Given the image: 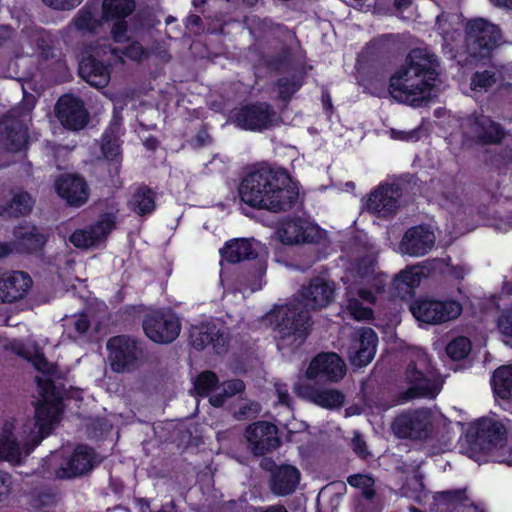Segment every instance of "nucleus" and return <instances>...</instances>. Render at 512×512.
Returning <instances> with one entry per match:
<instances>
[{
  "instance_id": "1",
  "label": "nucleus",
  "mask_w": 512,
  "mask_h": 512,
  "mask_svg": "<svg viewBox=\"0 0 512 512\" xmlns=\"http://www.w3.org/2000/svg\"><path fill=\"white\" fill-rule=\"evenodd\" d=\"M15 352L30 361L39 370L40 375L36 376L41 399L35 407V416L32 421L24 425L25 455L37 446L42 439L49 435L53 426L60 421L62 411L63 391L60 385L55 384L56 379L61 378L58 367L49 363L43 355L35 354L24 346H18Z\"/></svg>"
},
{
  "instance_id": "2",
  "label": "nucleus",
  "mask_w": 512,
  "mask_h": 512,
  "mask_svg": "<svg viewBox=\"0 0 512 512\" xmlns=\"http://www.w3.org/2000/svg\"><path fill=\"white\" fill-rule=\"evenodd\" d=\"M301 295L305 303L290 302L279 312L275 328L279 350L295 351L304 343L311 327L306 307L318 309L329 305L334 299L335 286L322 277H315L307 286H303Z\"/></svg>"
},
{
  "instance_id": "3",
  "label": "nucleus",
  "mask_w": 512,
  "mask_h": 512,
  "mask_svg": "<svg viewBox=\"0 0 512 512\" xmlns=\"http://www.w3.org/2000/svg\"><path fill=\"white\" fill-rule=\"evenodd\" d=\"M239 195L247 205L275 213L291 209L298 199L297 188L289 174L269 166L250 172L239 186Z\"/></svg>"
},
{
  "instance_id": "4",
  "label": "nucleus",
  "mask_w": 512,
  "mask_h": 512,
  "mask_svg": "<svg viewBox=\"0 0 512 512\" xmlns=\"http://www.w3.org/2000/svg\"><path fill=\"white\" fill-rule=\"evenodd\" d=\"M439 61L426 49H413L390 79V94L398 102L419 106L438 76Z\"/></svg>"
},
{
  "instance_id": "5",
  "label": "nucleus",
  "mask_w": 512,
  "mask_h": 512,
  "mask_svg": "<svg viewBox=\"0 0 512 512\" xmlns=\"http://www.w3.org/2000/svg\"><path fill=\"white\" fill-rule=\"evenodd\" d=\"M108 360L112 371L130 373L138 369L144 360L141 342L127 335L110 338L106 344Z\"/></svg>"
},
{
  "instance_id": "6",
  "label": "nucleus",
  "mask_w": 512,
  "mask_h": 512,
  "mask_svg": "<svg viewBox=\"0 0 512 512\" xmlns=\"http://www.w3.org/2000/svg\"><path fill=\"white\" fill-rule=\"evenodd\" d=\"M502 42L499 27L486 19L476 18L466 24V48L471 57H489Z\"/></svg>"
},
{
  "instance_id": "7",
  "label": "nucleus",
  "mask_w": 512,
  "mask_h": 512,
  "mask_svg": "<svg viewBox=\"0 0 512 512\" xmlns=\"http://www.w3.org/2000/svg\"><path fill=\"white\" fill-rule=\"evenodd\" d=\"M507 431L502 422L492 418L478 420L468 431L471 453H489L506 443Z\"/></svg>"
},
{
  "instance_id": "8",
  "label": "nucleus",
  "mask_w": 512,
  "mask_h": 512,
  "mask_svg": "<svg viewBox=\"0 0 512 512\" xmlns=\"http://www.w3.org/2000/svg\"><path fill=\"white\" fill-rule=\"evenodd\" d=\"M425 364V357L420 356L419 361H411L405 371V381L408 389L399 395L402 401H409L415 398H435L442 389V380L430 376L424 372L422 366Z\"/></svg>"
},
{
  "instance_id": "9",
  "label": "nucleus",
  "mask_w": 512,
  "mask_h": 512,
  "mask_svg": "<svg viewBox=\"0 0 512 512\" xmlns=\"http://www.w3.org/2000/svg\"><path fill=\"white\" fill-rule=\"evenodd\" d=\"M232 118L238 127L251 131H263L280 122L277 112L265 102L246 105L236 110Z\"/></svg>"
},
{
  "instance_id": "10",
  "label": "nucleus",
  "mask_w": 512,
  "mask_h": 512,
  "mask_svg": "<svg viewBox=\"0 0 512 512\" xmlns=\"http://www.w3.org/2000/svg\"><path fill=\"white\" fill-rule=\"evenodd\" d=\"M143 329L147 337L155 343L169 344L179 336L181 324L171 311L158 310L146 315Z\"/></svg>"
},
{
  "instance_id": "11",
  "label": "nucleus",
  "mask_w": 512,
  "mask_h": 512,
  "mask_svg": "<svg viewBox=\"0 0 512 512\" xmlns=\"http://www.w3.org/2000/svg\"><path fill=\"white\" fill-rule=\"evenodd\" d=\"M410 311L418 321L439 324L456 319L462 312V306L456 301L423 299L412 302Z\"/></svg>"
},
{
  "instance_id": "12",
  "label": "nucleus",
  "mask_w": 512,
  "mask_h": 512,
  "mask_svg": "<svg viewBox=\"0 0 512 512\" xmlns=\"http://www.w3.org/2000/svg\"><path fill=\"white\" fill-rule=\"evenodd\" d=\"M102 462V458L88 445H78L71 456L55 470L58 479L85 476Z\"/></svg>"
},
{
  "instance_id": "13",
  "label": "nucleus",
  "mask_w": 512,
  "mask_h": 512,
  "mask_svg": "<svg viewBox=\"0 0 512 512\" xmlns=\"http://www.w3.org/2000/svg\"><path fill=\"white\" fill-rule=\"evenodd\" d=\"M249 451L254 456H262L280 446L277 427L267 421H257L248 425L244 431Z\"/></svg>"
},
{
  "instance_id": "14",
  "label": "nucleus",
  "mask_w": 512,
  "mask_h": 512,
  "mask_svg": "<svg viewBox=\"0 0 512 512\" xmlns=\"http://www.w3.org/2000/svg\"><path fill=\"white\" fill-rule=\"evenodd\" d=\"M465 134L482 145L500 144L506 133L501 125L484 114H472L463 123Z\"/></svg>"
},
{
  "instance_id": "15",
  "label": "nucleus",
  "mask_w": 512,
  "mask_h": 512,
  "mask_svg": "<svg viewBox=\"0 0 512 512\" xmlns=\"http://www.w3.org/2000/svg\"><path fill=\"white\" fill-rule=\"evenodd\" d=\"M346 365L342 358L334 353H320L312 359L306 370V376L310 380H328L336 382L343 378Z\"/></svg>"
},
{
  "instance_id": "16",
  "label": "nucleus",
  "mask_w": 512,
  "mask_h": 512,
  "mask_svg": "<svg viewBox=\"0 0 512 512\" xmlns=\"http://www.w3.org/2000/svg\"><path fill=\"white\" fill-rule=\"evenodd\" d=\"M429 426V411L419 409L396 417L392 424V430L400 438L422 439L428 435Z\"/></svg>"
},
{
  "instance_id": "17",
  "label": "nucleus",
  "mask_w": 512,
  "mask_h": 512,
  "mask_svg": "<svg viewBox=\"0 0 512 512\" xmlns=\"http://www.w3.org/2000/svg\"><path fill=\"white\" fill-rule=\"evenodd\" d=\"M377 335L371 328H362L355 332L347 348V357L356 367L368 365L376 353Z\"/></svg>"
},
{
  "instance_id": "18",
  "label": "nucleus",
  "mask_w": 512,
  "mask_h": 512,
  "mask_svg": "<svg viewBox=\"0 0 512 512\" xmlns=\"http://www.w3.org/2000/svg\"><path fill=\"white\" fill-rule=\"evenodd\" d=\"M56 117L70 130H80L88 123V112L83 101L72 95L60 97L55 106Z\"/></svg>"
},
{
  "instance_id": "19",
  "label": "nucleus",
  "mask_w": 512,
  "mask_h": 512,
  "mask_svg": "<svg viewBox=\"0 0 512 512\" xmlns=\"http://www.w3.org/2000/svg\"><path fill=\"white\" fill-rule=\"evenodd\" d=\"M189 339L195 349L203 350L210 345L218 355L227 351L229 342L226 330L214 324L193 326L189 331Z\"/></svg>"
},
{
  "instance_id": "20",
  "label": "nucleus",
  "mask_w": 512,
  "mask_h": 512,
  "mask_svg": "<svg viewBox=\"0 0 512 512\" xmlns=\"http://www.w3.org/2000/svg\"><path fill=\"white\" fill-rule=\"evenodd\" d=\"M401 195L398 185H380L370 193L366 203L367 210L377 217L391 216L399 208Z\"/></svg>"
},
{
  "instance_id": "21",
  "label": "nucleus",
  "mask_w": 512,
  "mask_h": 512,
  "mask_svg": "<svg viewBox=\"0 0 512 512\" xmlns=\"http://www.w3.org/2000/svg\"><path fill=\"white\" fill-rule=\"evenodd\" d=\"M28 139L27 127L23 119L9 113L0 119V150L20 151Z\"/></svg>"
},
{
  "instance_id": "22",
  "label": "nucleus",
  "mask_w": 512,
  "mask_h": 512,
  "mask_svg": "<svg viewBox=\"0 0 512 512\" xmlns=\"http://www.w3.org/2000/svg\"><path fill=\"white\" fill-rule=\"evenodd\" d=\"M284 244L313 243L319 238V229L303 218H291L284 221L277 230Z\"/></svg>"
},
{
  "instance_id": "23",
  "label": "nucleus",
  "mask_w": 512,
  "mask_h": 512,
  "mask_svg": "<svg viewBox=\"0 0 512 512\" xmlns=\"http://www.w3.org/2000/svg\"><path fill=\"white\" fill-rule=\"evenodd\" d=\"M115 226L112 215H104L97 223L76 230L69 238L77 248L89 249L104 242Z\"/></svg>"
},
{
  "instance_id": "24",
  "label": "nucleus",
  "mask_w": 512,
  "mask_h": 512,
  "mask_svg": "<svg viewBox=\"0 0 512 512\" xmlns=\"http://www.w3.org/2000/svg\"><path fill=\"white\" fill-rule=\"evenodd\" d=\"M435 244L434 232L427 226L419 225L409 228L399 245L402 253L410 256H423Z\"/></svg>"
},
{
  "instance_id": "25",
  "label": "nucleus",
  "mask_w": 512,
  "mask_h": 512,
  "mask_svg": "<svg viewBox=\"0 0 512 512\" xmlns=\"http://www.w3.org/2000/svg\"><path fill=\"white\" fill-rule=\"evenodd\" d=\"M294 392L297 396L325 409H339L345 401L344 394L337 389H322L310 384H296Z\"/></svg>"
},
{
  "instance_id": "26",
  "label": "nucleus",
  "mask_w": 512,
  "mask_h": 512,
  "mask_svg": "<svg viewBox=\"0 0 512 512\" xmlns=\"http://www.w3.org/2000/svg\"><path fill=\"white\" fill-rule=\"evenodd\" d=\"M347 482L359 489L360 495L356 498L357 512H379L380 500L374 489V479L367 475L356 474L348 477Z\"/></svg>"
},
{
  "instance_id": "27",
  "label": "nucleus",
  "mask_w": 512,
  "mask_h": 512,
  "mask_svg": "<svg viewBox=\"0 0 512 512\" xmlns=\"http://www.w3.org/2000/svg\"><path fill=\"white\" fill-rule=\"evenodd\" d=\"M56 190L60 197L73 206H81L88 199L87 183L78 175H62L56 181Z\"/></svg>"
},
{
  "instance_id": "28",
  "label": "nucleus",
  "mask_w": 512,
  "mask_h": 512,
  "mask_svg": "<svg viewBox=\"0 0 512 512\" xmlns=\"http://www.w3.org/2000/svg\"><path fill=\"white\" fill-rule=\"evenodd\" d=\"M32 284L24 272L16 271L0 278V302L12 303L22 299Z\"/></svg>"
},
{
  "instance_id": "29",
  "label": "nucleus",
  "mask_w": 512,
  "mask_h": 512,
  "mask_svg": "<svg viewBox=\"0 0 512 512\" xmlns=\"http://www.w3.org/2000/svg\"><path fill=\"white\" fill-rule=\"evenodd\" d=\"M300 482V472L292 465H281L270 476L269 488L277 496L292 494Z\"/></svg>"
},
{
  "instance_id": "30",
  "label": "nucleus",
  "mask_w": 512,
  "mask_h": 512,
  "mask_svg": "<svg viewBox=\"0 0 512 512\" xmlns=\"http://www.w3.org/2000/svg\"><path fill=\"white\" fill-rule=\"evenodd\" d=\"M13 246L16 252L30 253L41 249L46 243V237L32 225H20L14 230Z\"/></svg>"
},
{
  "instance_id": "31",
  "label": "nucleus",
  "mask_w": 512,
  "mask_h": 512,
  "mask_svg": "<svg viewBox=\"0 0 512 512\" xmlns=\"http://www.w3.org/2000/svg\"><path fill=\"white\" fill-rule=\"evenodd\" d=\"M79 75L91 86L98 89L106 87L110 81L108 67L93 56H88L81 60Z\"/></svg>"
},
{
  "instance_id": "32",
  "label": "nucleus",
  "mask_w": 512,
  "mask_h": 512,
  "mask_svg": "<svg viewBox=\"0 0 512 512\" xmlns=\"http://www.w3.org/2000/svg\"><path fill=\"white\" fill-rule=\"evenodd\" d=\"M375 300L371 291L359 289L357 293L349 291L347 293V310L356 320H369L373 316L372 309L364 306L363 302L372 304Z\"/></svg>"
},
{
  "instance_id": "33",
  "label": "nucleus",
  "mask_w": 512,
  "mask_h": 512,
  "mask_svg": "<svg viewBox=\"0 0 512 512\" xmlns=\"http://www.w3.org/2000/svg\"><path fill=\"white\" fill-rule=\"evenodd\" d=\"M222 257L230 263L253 259L257 256L252 244L247 239H236L228 242L221 250Z\"/></svg>"
},
{
  "instance_id": "34",
  "label": "nucleus",
  "mask_w": 512,
  "mask_h": 512,
  "mask_svg": "<svg viewBox=\"0 0 512 512\" xmlns=\"http://www.w3.org/2000/svg\"><path fill=\"white\" fill-rule=\"evenodd\" d=\"M33 204L34 201L28 193L15 194L7 205L0 206V216L10 218L26 215L31 211Z\"/></svg>"
},
{
  "instance_id": "35",
  "label": "nucleus",
  "mask_w": 512,
  "mask_h": 512,
  "mask_svg": "<svg viewBox=\"0 0 512 512\" xmlns=\"http://www.w3.org/2000/svg\"><path fill=\"white\" fill-rule=\"evenodd\" d=\"M136 8L134 0H104L103 16L106 19L124 20Z\"/></svg>"
},
{
  "instance_id": "36",
  "label": "nucleus",
  "mask_w": 512,
  "mask_h": 512,
  "mask_svg": "<svg viewBox=\"0 0 512 512\" xmlns=\"http://www.w3.org/2000/svg\"><path fill=\"white\" fill-rule=\"evenodd\" d=\"M130 208L138 215L151 213L155 209L153 192L148 187H139L129 201Z\"/></svg>"
},
{
  "instance_id": "37",
  "label": "nucleus",
  "mask_w": 512,
  "mask_h": 512,
  "mask_svg": "<svg viewBox=\"0 0 512 512\" xmlns=\"http://www.w3.org/2000/svg\"><path fill=\"white\" fill-rule=\"evenodd\" d=\"M495 393L502 399H507L512 390V364L495 370L492 377Z\"/></svg>"
},
{
  "instance_id": "38",
  "label": "nucleus",
  "mask_w": 512,
  "mask_h": 512,
  "mask_svg": "<svg viewBox=\"0 0 512 512\" xmlns=\"http://www.w3.org/2000/svg\"><path fill=\"white\" fill-rule=\"evenodd\" d=\"M245 390V384L240 379L228 380L222 383L221 392L213 394L209 398V402L214 407H221L227 398L236 394H241Z\"/></svg>"
},
{
  "instance_id": "39",
  "label": "nucleus",
  "mask_w": 512,
  "mask_h": 512,
  "mask_svg": "<svg viewBox=\"0 0 512 512\" xmlns=\"http://www.w3.org/2000/svg\"><path fill=\"white\" fill-rule=\"evenodd\" d=\"M63 321V326L67 336L73 340L82 337L90 327V320L85 314H78L70 317L66 316Z\"/></svg>"
},
{
  "instance_id": "40",
  "label": "nucleus",
  "mask_w": 512,
  "mask_h": 512,
  "mask_svg": "<svg viewBox=\"0 0 512 512\" xmlns=\"http://www.w3.org/2000/svg\"><path fill=\"white\" fill-rule=\"evenodd\" d=\"M261 411V405L253 400L241 398L233 407V417L238 421L256 418Z\"/></svg>"
},
{
  "instance_id": "41",
  "label": "nucleus",
  "mask_w": 512,
  "mask_h": 512,
  "mask_svg": "<svg viewBox=\"0 0 512 512\" xmlns=\"http://www.w3.org/2000/svg\"><path fill=\"white\" fill-rule=\"evenodd\" d=\"M421 273L416 268H409L400 272L394 278V285L397 289L407 292L408 289L420 284Z\"/></svg>"
},
{
  "instance_id": "42",
  "label": "nucleus",
  "mask_w": 512,
  "mask_h": 512,
  "mask_svg": "<svg viewBox=\"0 0 512 512\" xmlns=\"http://www.w3.org/2000/svg\"><path fill=\"white\" fill-rule=\"evenodd\" d=\"M73 23L77 30L89 33H93L100 24L95 14L86 8L78 12Z\"/></svg>"
},
{
  "instance_id": "43",
  "label": "nucleus",
  "mask_w": 512,
  "mask_h": 512,
  "mask_svg": "<svg viewBox=\"0 0 512 512\" xmlns=\"http://www.w3.org/2000/svg\"><path fill=\"white\" fill-rule=\"evenodd\" d=\"M470 351L471 342L464 336L453 339L446 347L447 355L453 360L464 359Z\"/></svg>"
},
{
  "instance_id": "44",
  "label": "nucleus",
  "mask_w": 512,
  "mask_h": 512,
  "mask_svg": "<svg viewBox=\"0 0 512 512\" xmlns=\"http://www.w3.org/2000/svg\"><path fill=\"white\" fill-rule=\"evenodd\" d=\"M219 380L212 371H204L197 376L194 382V389L200 396H207L217 386Z\"/></svg>"
},
{
  "instance_id": "45",
  "label": "nucleus",
  "mask_w": 512,
  "mask_h": 512,
  "mask_svg": "<svg viewBox=\"0 0 512 512\" xmlns=\"http://www.w3.org/2000/svg\"><path fill=\"white\" fill-rule=\"evenodd\" d=\"M22 452L14 439L7 438L0 441V460H6L12 463H20Z\"/></svg>"
},
{
  "instance_id": "46",
  "label": "nucleus",
  "mask_w": 512,
  "mask_h": 512,
  "mask_svg": "<svg viewBox=\"0 0 512 512\" xmlns=\"http://www.w3.org/2000/svg\"><path fill=\"white\" fill-rule=\"evenodd\" d=\"M496 83L495 73L492 71L475 72L471 78L470 87L473 91H487Z\"/></svg>"
},
{
  "instance_id": "47",
  "label": "nucleus",
  "mask_w": 512,
  "mask_h": 512,
  "mask_svg": "<svg viewBox=\"0 0 512 512\" xmlns=\"http://www.w3.org/2000/svg\"><path fill=\"white\" fill-rule=\"evenodd\" d=\"M101 147L104 157L109 161L116 160L120 155V146L118 142L109 136H104L102 138Z\"/></svg>"
},
{
  "instance_id": "48",
  "label": "nucleus",
  "mask_w": 512,
  "mask_h": 512,
  "mask_svg": "<svg viewBox=\"0 0 512 512\" xmlns=\"http://www.w3.org/2000/svg\"><path fill=\"white\" fill-rule=\"evenodd\" d=\"M359 278L366 279L374 272V259L372 257H365L361 259L352 269Z\"/></svg>"
},
{
  "instance_id": "49",
  "label": "nucleus",
  "mask_w": 512,
  "mask_h": 512,
  "mask_svg": "<svg viewBox=\"0 0 512 512\" xmlns=\"http://www.w3.org/2000/svg\"><path fill=\"white\" fill-rule=\"evenodd\" d=\"M300 87V83L288 78L278 80L279 95L283 100H288Z\"/></svg>"
},
{
  "instance_id": "50",
  "label": "nucleus",
  "mask_w": 512,
  "mask_h": 512,
  "mask_svg": "<svg viewBox=\"0 0 512 512\" xmlns=\"http://www.w3.org/2000/svg\"><path fill=\"white\" fill-rule=\"evenodd\" d=\"M36 45L41 50L43 58L52 59L58 56L54 47L51 45V41L47 37L43 35L39 36L36 40Z\"/></svg>"
},
{
  "instance_id": "51",
  "label": "nucleus",
  "mask_w": 512,
  "mask_h": 512,
  "mask_svg": "<svg viewBox=\"0 0 512 512\" xmlns=\"http://www.w3.org/2000/svg\"><path fill=\"white\" fill-rule=\"evenodd\" d=\"M43 3L55 10H71L78 6L82 0H42Z\"/></svg>"
},
{
  "instance_id": "52",
  "label": "nucleus",
  "mask_w": 512,
  "mask_h": 512,
  "mask_svg": "<svg viewBox=\"0 0 512 512\" xmlns=\"http://www.w3.org/2000/svg\"><path fill=\"white\" fill-rule=\"evenodd\" d=\"M341 492L333 493L330 495V488L326 487L322 489L318 495V502L328 501L332 509H336L340 504Z\"/></svg>"
},
{
  "instance_id": "53",
  "label": "nucleus",
  "mask_w": 512,
  "mask_h": 512,
  "mask_svg": "<svg viewBox=\"0 0 512 512\" xmlns=\"http://www.w3.org/2000/svg\"><path fill=\"white\" fill-rule=\"evenodd\" d=\"M498 327L504 335L512 337V307L499 318Z\"/></svg>"
},
{
  "instance_id": "54",
  "label": "nucleus",
  "mask_w": 512,
  "mask_h": 512,
  "mask_svg": "<svg viewBox=\"0 0 512 512\" xmlns=\"http://www.w3.org/2000/svg\"><path fill=\"white\" fill-rule=\"evenodd\" d=\"M127 24L124 20L117 21L111 30L112 38L115 42H123L126 40Z\"/></svg>"
},
{
  "instance_id": "55",
  "label": "nucleus",
  "mask_w": 512,
  "mask_h": 512,
  "mask_svg": "<svg viewBox=\"0 0 512 512\" xmlns=\"http://www.w3.org/2000/svg\"><path fill=\"white\" fill-rule=\"evenodd\" d=\"M122 53L126 57L136 61L142 58L144 54V49L140 43L133 42L129 46H127Z\"/></svg>"
},
{
  "instance_id": "56",
  "label": "nucleus",
  "mask_w": 512,
  "mask_h": 512,
  "mask_svg": "<svg viewBox=\"0 0 512 512\" xmlns=\"http://www.w3.org/2000/svg\"><path fill=\"white\" fill-rule=\"evenodd\" d=\"M406 485L414 492H421L423 490V475L419 472L418 468L414 470L413 475L407 479Z\"/></svg>"
},
{
  "instance_id": "57",
  "label": "nucleus",
  "mask_w": 512,
  "mask_h": 512,
  "mask_svg": "<svg viewBox=\"0 0 512 512\" xmlns=\"http://www.w3.org/2000/svg\"><path fill=\"white\" fill-rule=\"evenodd\" d=\"M352 449L361 457H365L367 454L366 443L360 433L355 432L354 437L351 440Z\"/></svg>"
},
{
  "instance_id": "58",
  "label": "nucleus",
  "mask_w": 512,
  "mask_h": 512,
  "mask_svg": "<svg viewBox=\"0 0 512 512\" xmlns=\"http://www.w3.org/2000/svg\"><path fill=\"white\" fill-rule=\"evenodd\" d=\"M276 394L278 397V400L281 404L286 405L288 407L291 406V397L288 392L287 386L284 384H276L275 385Z\"/></svg>"
},
{
  "instance_id": "59",
  "label": "nucleus",
  "mask_w": 512,
  "mask_h": 512,
  "mask_svg": "<svg viewBox=\"0 0 512 512\" xmlns=\"http://www.w3.org/2000/svg\"><path fill=\"white\" fill-rule=\"evenodd\" d=\"M437 24L438 29L440 30V33L442 34L445 41L454 40V34L458 33V30L453 29V31H449L448 28H446L447 21L443 18V16H440L437 18Z\"/></svg>"
},
{
  "instance_id": "60",
  "label": "nucleus",
  "mask_w": 512,
  "mask_h": 512,
  "mask_svg": "<svg viewBox=\"0 0 512 512\" xmlns=\"http://www.w3.org/2000/svg\"><path fill=\"white\" fill-rule=\"evenodd\" d=\"M440 497L447 501H459L462 502L466 499L464 490H450L440 493Z\"/></svg>"
},
{
  "instance_id": "61",
  "label": "nucleus",
  "mask_w": 512,
  "mask_h": 512,
  "mask_svg": "<svg viewBox=\"0 0 512 512\" xmlns=\"http://www.w3.org/2000/svg\"><path fill=\"white\" fill-rule=\"evenodd\" d=\"M391 136L394 139H399V140H408V139H413V138L417 139L418 138V130L413 129L411 131L405 132V131H398V130L392 129Z\"/></svg>"
},
{
  "instance_id": "62",
  "label": "nucleus",
  "mask_w": 512,
  "mask_h": 512,
  "mask_svg": "<svg viewBox=\"0 0 512 512\" xmlns=\"http://www.w3.org/2000/svg\"><path fill=\"white\" fill-rule=\"evenodd\" d=\"M9 493V477L0 472V502L4 501Z\"/></svg>"
},
{
  "instance_id": "63",
  "label": "nucleus",
  "mask_w": 512,
  "mask_h": 512,
  "mask_svg": "<svg viewBox=\"0 0 512 512\" xmlns=\"http://www.w3.org/2000/svg\"><path fill=\"white\" fill-rule=\"evenodd\" d=\"M260 467L263 470L269 471L272 475L273 471L276 470L279 466H277L271 458H263L260 462Z\"/></svg>"
},
{
  "instance_id": "64",
  "label": "nucleus",
  "mask_w": 512,
  "mask_h": 512,
  "mask_svg": "<svg viewBox=\"0 0 512 512\" xmlns=\"http://www.w3.org/2000/svg\"><path fill=\"white\" fill-rule=\"evenodd\" d=\"M15 251L13 242L11 243H0V259L6 257L9 253Z\"/></svg>"
}]
</instances>
